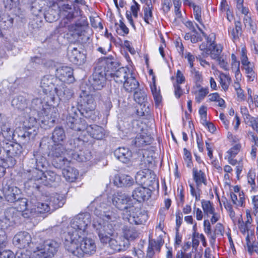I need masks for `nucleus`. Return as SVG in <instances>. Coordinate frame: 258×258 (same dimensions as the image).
<instances>
[{"instance_id": "1", "label": "nucleus", "mask_w": 258, "mask_h": 258, "mask_svg": "<svg viewBox=\"0 0 258 258\" xmlns=\"http://www.w3.org/2000/svg\"><path fill=\"white\" fill-rule=\"evenodd\" d=\"M120 223H114L107 226L99 223L95 225V231L100 242L104 245H108L115 252L124 251L128 248L130 243L122 236H118V230Z\"/></svg>"}, {"instance_id": "2", "label": "nucleus", "mask_w": 258, "mask_h": 258, "mask_svg": "<svg viewBox=\"0 0 258 258\" xmlns=\"http://www.w3.org/2000/svg\"><path fill=\"white\" fill-rule=\"evenodd\" d=\"M90 207L94 208V214L99 219L93 221V226L97 223L108 226L119 223L117 220L120 216L118 211L111 207L106 198L97 197L90 204Z\"/></svg>"}, {"instance_id": "3", "label": "nucleus", "mask_w": 258, "mask_h": 258, "mask_svg": "<svg viewBox=\"0 0 258 258\" xmlns=\"http://www.w3.org/2000/svg\"><path fill=\"white\" fill-rule=\"evenodd\" d=\"M39 150L52 159V164L56 168L61 169L70 163L65 157L67 153L63 144L52 143L48 137H44L41 139Z\"/></svg>"}, {"instance_id": "4", "label": "nucleus", "mask_w": 258, "mask_h": 258, "mask_svg": "<svg viewBox=\"0 0 258 258\" xmlns=\"http://www.w3.org/2000/svg\"><path fill=\"white\" fill-rule=\"evenodd\" d=\"M45 197L41 195L39 192L37 195H33L30 196L29 200V204L32 205L30 213L32 216H39L40 214L48 213L50 211V207L57 209L61 207L64 203V200L61 195L57 194H53L52 196L43 202Z\"/></svg>"}, {"instance_id": "5", "label": "nucleus", "mask_w": 258, "mask_h": 258, "mask_svg": "<svg viewBox=\"0 0 258 258\" xmlns=\"http://www.w3.org/2000/svg\"><path fill=\"white\" fill-rule=\"evenodd\" d=\"M32 177L34 180L29 186H32L33 188L39 190L41 184L47 186L55 187L59 185L61 181L60 176L51 170H48L45 172L42 170H32Z\"/></svg>"}, {"instance_id": "6", "label": "nucleus", "mask_w": 258, "mask_h": 258, "mask_svg": "<svg viewBox=\"0 0 258 258\" xmlns=\"http://www.w3.org/2000/svg\"><path fill=\"white\" fill-rule=\"evenodd\" d=\"M3 148L6 154V157H1L3 166L8 168L13 167L16 163V160L22 152V147L18 143H12L11 141H2Z\"/></svg>"}, {"instance_id": "7", "label": "nucleus", "mask_w": 258, "mask_h": 258, "mask_svg": "<svg viewBox=\"0 0 258 258\" xmlns=\"http://www.w3.org/2000/svg\"><path fill=\"white\" fill-rule=\"evenodd\" d=\"M78 104L81 107V114L86 118L94 119L96 103L94 96L85 90L80 93Z\"/></svg>"}, {"instance_id": "8", "label": "nucleus", "mask_w": 258, "mask_h": 258, "mask_svg": "<svg viewBox=\"0 0 258 258\" xmlns=\"http://www.w3.org/2000/svg\"><path fill=\"white\" fill-rule=\"evenodd\" d=\"M60 243L53 239H47L36 245L32 254L33 258H52L57 253Z\"/></svg>"}, {"instance_id": "9", "label": "nucleus", "mask_w": 258, "mask_h": 258, "mask_svg": "<svg viewBox=\"0 0 258 258\" xmlns=\"http://www.w3.org/2000/svg\"><path fill=\"white\" fill-rule=\"evenodd\" d=\"M30 109L33 110L34 111H36L37 113L41 112L42 114H44L48 119L47 120L40 118V121L41 122L40 125L42 127L46 129L45 125H49V123H52L54 121V118L56 117L57 113L55 112L56 109L54 107H49V108L45 109L43 107V102L41 99L36 98L33 99L31 101Z\"/></svg>"}, {"instance_id": "10", "label": "nucleus", "mask_w": 258, "mask_h": 258, "mask_svg": "<svg viewBox=\"0 0 258 258\" xmlns=\"http://www.w3.org/2000/svg\"><path fill=\"white\" fill-rule=\"evenodd\" d=\"M69 106L66 108L67 111L66 117V123L67 126L76 131H84L86 128V124L85 121L82 120L79 118L78 113L80 110L75 106V104H69Z\"/></svg>"}, {"instance_id": "11", "label": "nucleus", "mask_w": 258, "mask_h": 258, "mask_svg": "<svg viewBox=\"0 0 258 258\" xmlns=\"http://www.w3.org/2000/svg\"><path fill=\"white\" fill-rule=\"evenodd\" d=\"M69 29L72 32V35L81 43H86L89 40L90 36L88 33L89 28L86 21H77L75 24L69 26Z\"/></svg>"}, {"instance_id": "12", "label": "nucleus", "mask_w": 258, "mask_h": 258, "mask_svg": "<svg viewBox=\"0 0 258 258\" xmlns=\"http://www.w3.org/2000/svg\"><path fill=\"white\" fill-rule=\"evenodd\" d=\"M91 222V215L87 212L81 213L74 217L70 222L71 228L79 235H84L86 230Z\"/></svg>"}, {"instance_id": "13", "label": "nucleus", "mask_w": 258, "mask_h": 258, "mask_svg": "<svg viewBox=\"0 0 258 258\" xmlns=\"http://www.w3.org/2000/svg\"><path fill=\"white\" fill-rule=\"evenodd\" d=\"M32 122L30 125H27V121H23V126L16 128L15 131L14 139L17 137L20 142L26 144L28 142L31 137L36 135L35 130L33 129L36 123L35 118H31Z\"/></svg>"}, {"instance_id": "14", "label": "nucleus", "mask_w": 258, "mask_h": 258, "mask_svg": "<svg viewBox=\"0 0 258 258\" xmlns=\"http://www.w3.org/2000/svg\"><path fill=\"white\" fill-rule=\"evenodd\" d=\"M34 157L30 159L29 165L31 169L27 170V172L24 174V177L27 179V184L30 185L33 182L34 177H32V170L36 169L37 170H42V169L46 167L47 164L46 158L38 154H34Z\"/></svg>"}, {"instance_id": "15", "label": "nucleus", "mask_w": 258, "mask_h": 258, "mask_svg": "<svg viewBox=\"0 0 258 258\" xmlns=\"http://www.w3.org/2000/svg\"><path fill=\"white\" fill-rule=\"evenodd\" d=\"M13 243L18 248H26L33 253L36 249V244L32 241L31 236L26 231L17 233L13 238Z\"/></svg>"}, {"instance_id": "16", "label": "nucleus", "mask_w": 258, "mask_h": 258, "mask_svg": "<svg viewBox=\"0 0 258 258\" xmlns=\"http://www.w3.org/2000/svg\"><path fill=\"white\" fill-rule=\"evenodd\" d=\"M128 210H125L122 213V218L127 221L131 224H144L148 219L147 214L142 212L139 208L130 207Z\"/></svg>"}, {"instance_id": "17", "label": "nucleus", "mask_w": 258, "mask_h": 258, "mask_svg": "<svg viewBox=\"0 0 258 258\" xmlns=\"http://www.w3.org/2000/svg\"><path fill=\"white\" fill-rule=\"evenodd\" d=\"M60 14L63 18L64 25L71 22L81 16V11L78 7L69 4H63L60 7Z\"/></svg>"}, {"instance_id": "18", "label": "nucleus", "mask_w": 258, "mask_h": 258, "mask_svg": "<svg viewBox=\"0 0 258 258\" xmlns=\"http://www.w3.org/2000/svg\"><path fill=\"white\" fill-rule=\"evenodd\" d=\"M96 66L104 73H106L108 77H110V74L114 73L120 67V63L112 56L100 58L96 63Z\"/></svg>"}, {"instance_id": "19", "label": "nucleus", "mask_w": 258, "mask_h": 258, "mask_svg": "<svg viewBox=\"0 0 258 258\" xmlns=\"http://www.w3.org/2000/svg\"><path fill=\"white\" fill-rule=\"evenodd\" d=\"M65 238L64 242L65 248L73 254H77V253H78L79 247H80L82 235H79L78 232H72L70 230L66 235Z\"/></svg>"}, {"instance_id": "20", "label": "nucleus", "mask_w": 258, "mask_h": 258, "mask_svg": "<svg viewBox=\"0 0 258 258\" xmlns=\"http://www.w3.org/2000/svg\"><path fill=\"white\" fill-rule=\"evenodd\" d=\"M107 76L96 65L92 75L90 77L89 81L95 90H101L105 85Z\"/></svg>"}, {"instance_id": "21", "label": "nucleus", "mask_w": 258, "mask_h": 258, "mask_svg": "<svg viewBox=\"0 0 258 258\" xmlns=\"http://www.w3.org/2000/svg\"><path fill=\"white\" fill-rule=\"evenodd\" d=\"M112 204L118 209L122 211L124 213L125 210L130 209L131 206V198L126 194L122 192H117L115 193L112 198Z\"/></svg>"}, {"instance_id": "22", "label": "nucleus", "mask_w": 258, "mask_h": 258, "mask_svg": "<svg viewBox=\"0 0 258 258\" xmlns=\"http://www.w3.org/2000/svg\"><path fill=\"white\" fill-rule=\"evenodd\" d=\"M59 84L57 85L56 88H55V93L59 97L60 100L67 103L65 106L66 107L69 106V104L73 103L74 92L73 90L68 88L66 85L60 82Z\"/></svg>"}, {"instance_id": "23", "label": "nucleus", "mask_w": 258, "mask_h": 258, "mask_svg": "<svg viewBox=\"0 0 258 258\" xmlns=\"http://www.w3.org/2000/svg\"><path fill=\"white\" fill-rule=\"evenodd\" d=\"M73 69L67 66H61L57 68L55 72L56 78L63 83H72L75 81Z\"/></svg>"}, {"instance_id": "24", "label": "nucleus", "mask_w": 258, "mask_h": 258, "mask_svg": "<svg viewBox=\"0 0 258 258\" xmlns=\"http://www.w3.org/2000/svg\"><path fill=\"white\" fill-rule=\"evenodd\" d=\"M68 56L70 61L77 65H82L85 61V55L77 47L70 46L68 50Z\"/></svg>"}, {"instance_id": "25", "label": "nucleus", "mask_w": 258, "mask_h": 258, "mask_svg": "<svg viewBox=\"0 0 258 258\" xmlns=\"http://www.w3.org/2000/svg\"><path fill=\"white\" fill-rule=\"evenodd\" d=\"M59 81L51 75H46L41 79L40 86L46 92H55V88L59 84Z\"/></svg>"}, {"instance_id": "26", "label": "nucleus", "mask_w": 258, "mask_h": 258, "mask_svg": "<svg viewBox=\"0 0 258 258\" xmlns=\"http://www.w3.org/2000/svg\"><path fill=\"white\" fill-rule=\"evenodd\" d=\"M80 248L84 253L91 255L95 252L96 245L93 239L82 237L80 240Z\"/></svg>"}, {"instance_id": "27", "label": "nucleus", "mask_w": 258, "mask_h": 258, "mask_svg": "<svg viewBox=\"0 0 258 258\" xmlns=\"http://www.w3.org/2000/svg\"><path fill=\"white\" fill-rule=\"evenodd\" d=\"M151 195V190L148 188L142 186L136 187L132 192L133 199L139 202L148 200Z\"/></svg>"}, {"instance_id": "28", "label": "nucleus", "mask_w": 258, "mask_h": 258, "mask_svg": "<svg viewBox=\"0 0 258 258\" xmlns=\"http://www.w3.org/2000/svg\"><path fill=\"white\" fill-rule=\"evenodd\" d=\"M4 191L6 200L9 203H14L20 198V190L16 186H6L4 187Z\"/></svg>"}, {"instance_id": "29", "label": "nucleus", "mask_w": 258, "mask_h": 258, "mask_svg": "<svg viewBox=\"0 0 258 258\" xmlns=\"http://www.w3.org/2000/svg\"><path fill=\"white\" fill-rule=\"evenodd\" d=\"M60 7L58 5H53L52 6L48 7L47 10L43 13L45 20L49 23H52L56 21L59 18Z\"/></svg>"}, {"instance_id": "30", "label": "nucleus", "mask_w": 258, "mask_h": 258, "mask_svg": "<svg viewBox=\"0 0 258 258\" xmlns=\"http://www.w3.org/2000/svg\"><path fill=\"white\" fill-rule=\"evenodd\" d=\"M131 72L127 68L119 67L113 73H111V78L118 83H123L126 79L131 75Z\"/></svg>"}, {"instance_id": "31", "label": "nucleus", "mask_w": 258, "mask_h": 258, "mask_svg": "<svg viewBox=\"0 0 258 258\" xmlns=\"http://www.w3.org/2000/svg\"><path fill=\"white\" fill-rule=\"evenodd\" d=\"M85 130L92 138L96 140L103 139L105 135L104 128L97 125L95 124L88 126L86 124Z\"/></svg>"}, {"instance_id": "32", "label": "nucleus", "mask_w": 258, "mask_h": 258, "mask_svg": "<svg viewBox=\"0 0 258 258\" xmlns=\"http://www.w3.org/2000/svg\"><path fill=\"white\" fill-rule=\"evenodd\" d=\"M114 183L115 185L119 187H130L134 183V179L130 176L126 174H121L115 176Z\"/></svg>"}, {"instance_id": "33", "label": "nucleus", "mask_w": 258, "mask_h": 258, "mask_svg": "<svg viewBox=\"0 0 258 258\" xmlns=\"http://www.w3.org/2000/svg\"><path fill=\"white\" fill-rule=\"evenodd\" d=\"M115 157L124 163H128L132 156V152L127 148H118L114 152Z\"/></svg>"}, {"instance_id": "34", "label": "nucleus", "mask_w": 258, "mask_h": 258, "mask_svg": "<svg viewBox=\"0 0 258 258\" xmlns=\"http://www.w3.org/2000/svg\"><path fill=\"white\" fill-rule=\"evenodd\" d=\"M152 142V139L147 134L142 132L137 134L135 139L132 141V145L137 147H143L145 145L150 144Z\"/></svg>"}, {"instance_id": "35", "label": "nucleus", "mask_w": 258, "mask_h": 258, "mask_svg": "<svg viewBox=\"0 0 258 258\" xmlns=\"http://www.w3.org/2000/svg\"><path fill=\"white\" fill-rule=\"evenodd\" d=\"M28 103V100L25 97L18 95L12 99L11 105L15 109L21 112L27 108Z\"/></svg>"}, {"instance_id": "36", "label": "nucleus", "mask_w": 258, "mask_h": 258, "mask_svg": "<svg viewBox=\"0 0 258 258\" xmlns=\"http://www.w3.org/2000/svg\"><path fill=\"white\" fill-rule=\"evenodd\" d=\"M2 133L0 134V141H10L14 139L15 131L11 127V125L7 122L1 128Z\"/></svg>"}, {"instance_id": "37", "label": "nucleus", "mask_w": 258, "mask_h": 258, "mask_svg": "<svg viewBox=\"0 0 258 258\" xmlns=\"http://www.w3.org/2000/svg\"><path fill=\"white\" fill-rule=\"evenodd\" d=\"M50 139L52 143L63 144L66 139V135L63 128L61 126L55 127Z\"/></svg>"}, {"instance_id": "38", "label": "nucleus", "mask_w": 258, "mask_h": 258, "mask_svg": "<svg viewBox=\"0 0 258 258\" xmlns=\"http://www.w3.org/2000/svg\"><path fill=\"white\" fill-rule=\"evenodd\" d=\"M72 158L78 162H86L91 159V153L88 150L78 151L71 153Z\"/></svg>"}, {"instance_id": "39", "label": "nucleus", "mask_w": 258, "mask_h": 258, "mask_svg": "<svg viewBox=\"0 0 258 258\" xmlns=\"http://www.w3.org/2000/svg\"><path fill=\"white\" fill-rule=\"evenodd\" d=\"M66 165L62 167V174L66 179L69 182H73L77 178L79 172L75 168Z\"/></svg>"}, {"instance_id": "40", "label": "nucleus", "mask_w": 258, "mask_h": 258, "mask_svg": "<svg viewBox=\"0 0 258 258\" xmlns=\"http://www.w3.org/2000/svg\"><path fill=\"white\" fill-rule=\"evenodd\" d=\"M15 209H10L8 212L6 214L5 217L3 219L7 225L6 227L13 226L14 224L17 223L19 221V215L20 214V212H15Z\"/></svg>"}, {"instance_id": "41", "label": "nucleus", "mask_w": 258, "mask_h": 258, "mask_svg": "<svg viewBox=\"0 0 258 258\" xmlns=\"http://www.w3.org/2000/svg\"><path fill=\"white\" fill-rule=\"evenodd\" d=\"M83 144V141L79 138L69 140L64 146V148L67 149V155H71L72 153L77 151Z\"/></svg>"}, {"instance_id": "42", "label": "nucleus", "mask_w": 258, "mask_h": 258, "mask_svg": "<svg viewBox=\"0 0 258 258\" xmlns=\"http://www.w3.org/2000/svg\"><path fill=\"white\" fill-rule=\"evenodd\" d=\"M45 6V2L44 0H35L31 4L32 14L36 17L41 16L43 14L42 11Z\"/></svg>"}, {"instance_id": "43", "label": "nucleus", "mask_w": 258, "mask_h": 258, "mask_svg": "<svg viewBox=\"0 0 258 258\" xmlns=\"http://www.w3.org/2000/svg\"><path fill=\"white\" fill-rule=\"evenodd\" d=\"M123 83L124 90L128 92L133 91L137 89L139 85V82L136 80L135 77L132 76V74L126 79V80H125Z\"/></svg>"}, {"instance_id": "44", "label": "nucleus", "mask_w": 258, "mask_h": 258, "mask_svg": "<svg viewBox=\"0 0 258 258\" xmlns=\"http://www.w3.org/2000/svg\"><path fill=\"white\" fill-rule=\"evenodd\" d=\"M123 238H125L129 242L134 240L139 236V232L134 228L131 226H124L122 228Z\"/></svg>"}, {"instance_id": "45", "label": "nucleus", "mask_w": 258, "mask_h": 258, "mask_svg": "<svg viewBox=\"0 0 258 258\" xmlns=\"http://www.w3.org/2000/svg\"><path fill=\"white\" fill-rule=\"evenodd\" d=\"M14 19L7 14L3 13L0 10V25L4 29L11 28L13 24Z\"/></svg>"}, {"instance_id": "46", "label": "nucleus", "mask_w": 258, "mask_h": 258, "mask_svg": "<svg viewBox=\"0 0 258 258\" xmlns=\"http://www.w3.org/2000/svg\"><path fill=\"white\" fill-rule=\"evenodd\" d=\"M192 174L194 180L198 187L201 186L202 183L206 184L205 174L202 170H198L197 168H194Z\"/></svg>"}, {"instance_id": "47", "label": "nucleus", "mask_w": 258, "mask_h": 258, "mask_svg": "<svg viewBox=\"0 0 258 258\" xmlns=\"http://www.w3.org/2000/svg\"><path fill=\"white\" fill-rule=\"evenodd\" d=\"M134 97L135 101L141 105L144 104L147 99L145 92L141 90L136 91Z\"/></svg>"}, {"instance_id": "48", "label": "nucleus", "mask_w": 258, "mask_h": 258, "mask_svg": "<svg viewBox=\"0 0 258 258\" xmlns=\"http://www.w3.org/2000/svg\"><path fill=\"white\" fill-rule=\"evenodd\" d=\"M152 9L153 7L151 5V1H149V3L148 2L146 3V6L143 8L144 13V21L147 23L149 24V20H151L152 15Z\"/></svg>"}, {"instance_id": "49", "label": "nucleus", "mask_w": 258, "mask_h": 258, "mask_svg": "<svg viewBox=\"0 0 258 258\" xmlns=\"http://www.w3.org/2000/svg\"><path fill=\"white\" fill-rule=\"evenodd\" d=\"M14 204L16 206V208L20 212L27 210L29 206L28 200L26 198H21V196L20 199L16 201Z\"/></svg>"}, {"instance_id": "50", "label": "nucleus", "mask_w": 258, "mask_h": 258, "mask_svg": "<svg viewBox=\"0 0 258 258\" xmlns=\"http://www.w3.org/2000/svg\"><path fill=\"white\" fill-rule=\"evenodd\" d=\"M211 56L213 59H216L218 58L221 54L222 47L220 45H217L213 44L210 45Z\"/></svg>"}, {"instance_id": "51", "label": "nucleus", "mask_w": 258, "mask_h": 258, "mask_svg": "<svg viewBox=\"0 0 258 258\" xmlns=\"http://www.w3.org/2000/svg\"><path fill=\"white\" fill-rule=\"evenodd\" d=\"M202 207L204 212L207 216L209 214H214L215 212V208L212 205V203L210 201L203 200L202 201Z\"/></svg>"}, {"instance_id": "52", "label": "nucleus", "mask_w": 258, "mask_h": 258, "mask_svg": "<svg viewBox=\"0 0 258 258\" xmlns=\"http://www.w3.org/2000/svg\"><path fill=\"white\" fill-rule=\"evenodd\" d=\"M151 91L155 101V104L158 106L162 100V96L160 94V90H158L155 83L151 86Z\"/></svg>"}, {"instance_id": "53", "label": "nucleus", "mask_w": 258, "mask_h": 258, "mask_svg": "<svg viewBox=\"0 0 258 258\" xmlns=\"http://www.w3.org/2000/svg\"><path fill=\"white\" fill-rule=\"evenodd\" d=\"M10 83L6 80H4L0 83V95H7L10 92Z\"/></svg>"}, {"instance_id": "54", "label": "nucleus", "mask_w": 258, "mask_h": 258, "mask_svg": "<svg viewBox=\"0 0 258 258\" xmlns=\"http://www.w3.org/2000/svg\"><path fill=\"white\" fill-rule=\"evenodd\" d=\"M191 6L194 9V15L195 19L200 23H202L201 7L199 6L196 5L194 3H192Z\"/></svg>"}, {"instance_id": "55", "label": "nucleus", "mask_w": 258, "mask_h": 258, "mask_svg": "<svg viewBox=\"0 0 258 258\" xmlns=\"http://www.w3.org/2000/svg\"><path fill=\"white\" fill-rule=\"evenodd\" d=\"M245 122L258 133V118L251 116Z\"/></svg>"}, {"instance_id": "56", "label": "nucleus", "mask_w": 258, "mask_h": 258, "mask_svg": "<svg viewBox=\"0 0 258 258\" xmlns=\"http://www.w3.org/2000/svg\"><path fill=\"white\" fill-rule=\"evenodd\" d=\"M209 93L208 88H201L199 91L198 95L196 97V100L200 103Z\"/></svg>"}, {"instance_id": "57", "label": "nucleus", "mask_w": 258, "mask_h": 258, "mask_svg": "<svg viewBox=\"0 0 258 258\" xmlns=\"http://www.w3.org/2000/svg\"><path fill=\"white\" fill-rule=\"evenodd\" d=\"M191 73L192 75V78L196 83H198V82H202L203 81L202 75L199 71L196 70V69L194 68L191 69Z\"/></svg>"}, {"instance_id": "58", "label": "nucleus", "mask_w": 258, "mask_h": 258, "mask_svg": "<svg viewBox=\"0 0 258 258\" xmlns=\"http://www.w3.org/2000/svg\"><path fill=\"white\" fill-rule=\"evenodd\" d=\"M7 244V236L5 232L0 229V249L6 247Z\"/></svg>"}, {"instance_id": "59", "label": "nucleus", "mask_w": 258, "mask_h": 258, "mask_svg": "<svg viewBox=\"0 0 258 258\" xmlns=\"http://www.w3.org/2000/svg\"><path fill=\"white\" fill-rule=\"evenodd\" d=\"M149 244L154 248V250L155 249L156 251L159 252L161 247L163 244V242L161 239H159L157 241L152 240H150Z\"/></svg>"}, {"instance_id": "60", "label": "nucleus", "mask_w": 258, "mask_h": 258, "mask_svg": "<svg viewBox=\"0 0 258 258\" xmlns=\"http://www.w3.org/2000/svg\"><path fill=\"white\" fill-rule=\"evenodd\" d=\"M255 173L253 170L250 169L247 174L248 182L251 185L252 188H254L255 183Z\"/></svg>"}, {"instance_id": "61", "label": "nucleus", "mask_w": 258, "mask_h": 258, "mask_svg": "<svg viewBox=\"0 0 258 258\" xmlns=\"http://www.w3.org/2000/svg\"><path fill=\"white\" fill-rule=\"evenodd\" d=\"M103 102V106L102 107L104 108L105 111L106 112V114L107 115L109 110L112 107V104L110 99L108 97L104 98Z\"/></svg>"}, {"instance_id": "62", "label": "nucleus", "mask_w": 258, "mask_h": 258, "mask_svg": "<svg viewBox=\"0 0 258 258\" xmlns=\"http://www.w3.org/2000/svg\"><path fill=\"white\" fill-rule=\"evenodd\" d=\"M199 48L201 51H203L202 54L203 55L204 57L207 56L208 55L210 54V45L208 46V44L207 43H202L200 45Z\"/></svg>"}, {"instance_id": "63", "label": "nucleus", "mask_w": 258, "mask_h": 258, "mask_svg": "<svg viewBox=\"0 0 258 258\" xmlns=\"http://www.w3.org/2000/svg\"><path fill=\"white\" fill-rule=\"evenodd\" d=\"M240 145L236 144L231 148L228 152V156L235 157L240 151Z\"/></svg>"}, {"instance_id": "64", "label": "nucleus", "mask_w": 258, "mask_h": 258, "mask_svg": "<svg viewBox=\"0 0 258 258\" xmlns=\"http://www.w3.org/2000/svg\"><path fill=\"white\" fill-rule=\"evenodd\" d=\"M1 250L0 249V258H14V253L11 250Z\"/></svg>"}]
</instances>
